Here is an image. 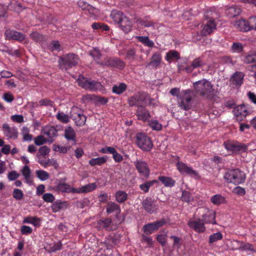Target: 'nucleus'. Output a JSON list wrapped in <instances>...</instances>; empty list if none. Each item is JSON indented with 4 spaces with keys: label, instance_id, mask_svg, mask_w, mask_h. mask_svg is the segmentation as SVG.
I'll use <instances>...</instances> for the list:
<instances>
[{
    "label": "nucleus",
    "instance_id": "nucleus-15",
    "mask_svg": "<svg viewBox=\"0 0 256 256\" xmlns=\"http://www.w3.org/2000/svg\"><path fill=\"white\" fill-rule=\"evenodd\" d=\"M136 115L138 120L144 122H146L150 117L148 110L142 106H138L136 111Z\"/></svg>",
    "mask_w": 256,
    "mask_h": 256
},
{
    "label": "nucleus",
    "instance_id": "nucleus-55",
    "mask_svg": "<svg viewBox=\"0 0 256 256\" xmlns=\"http://www.w3.org/2000/svg\"><path fill=\"white\" fill-rule=\"evenodd\" d=\"M13 197L17 200H20L23 198L22 192L19 189H14L13 191Z\"/></svg>",
    "mask_w": 256,
    "mask_h": 256
},
{
    "label": "nucleus",
    "instance_id": "nucleus-49",
    "mask_svg": "<svg viewBox=\"0 0 256 256\" xmlns=\"http://www.w3.org/2000/svg\"><path fill=\"white\" fill-rule=\"evenodd\" d=\"M176 58V60L180 58L178 52L176 50H170L167 53L166 56V60L170 61V60Z\"/></svg>",
    "mask_w": 256,
    "mask_h": 256
},
{
    "label": "nucleus",
    "instance_id": "nucleus-30",
    "mask_svg": "<svg viewBox=\"0 0 256 256\" xmlns=\"http://www.w3.org/2000/svg\"><path fill=\"white\" fill-rule=\"evenodd\" d=\"M67 207V202L65 201L58 200L52 204V209L54 212H58L60 210Z\"/></svg>",
    "mask_w": 256,
    "mask_h": 256
},
{
    "label": "nucleus",
    "instance_id": "nucleus-19",
    "mask_svg": "<svg viewBox=\"0 0 256 256\" xmlns=\"http://www.w3.org/2000/svg\"><path fill=\"white\" fill-rule=\"evenodd\" d=\"M6 34L7 38L18 41H22L25 38V36L22 32L14 30H6Z\"/></svg>",
    "mask_w": 256,
    "mask_h": 256
},
{
    "label": "nucleus",
    "instance_id": "nucleus-42",
    "mask_svg": "<svg viewBox=\"0 0 256 256\" xmlns=\"http://www.w3.org/2000/svg\"><path fill=\"white\" fill-rule=\"evenodd\" d=\"M23 222L32 224L36 226L40 225V219L36 217H26L24 220Z\"/></svg>",
    "mask_w": 256,
    "mask_h": 256
},
{
    "label": "nucleus",
    "instance_id": "nucleus-17",
    "mask_svg": "<svg viewBox=\"0 0 256 256\" xmlns=\"http://www.w3.org/2000/svg\"><path fill=\"white\" fill-rule=\"evenodd\" d=\"M70 116L73 118L78 126H82L85 124L86 117L82 114L76 112L74 110L70 113Z\"/></svg>",
    "mask_w": 256,
    "mask_h": 256
},
{
    "label": "nucleus",
    "instance_id": "nucleus-60",
    "mask_svg": "<svg viewBox=\"0 0 256 256\" xmlns=\"http://www.w3.org/2000/svg\"><path fill=\"white\" fill-rule=\"evenodd\" d=\"M43 200L47 202H52L54 200V196L50 193L44 194L42 196Z\"/></svg>",
    "mask_w": 256,
    "mask_h": 256
},
{
    "label": "nucleus",
    "instance_id": "nucleus-8",
    "mask_svg": "<svg viewBox=\"0 0 256 256\" xmlns=\"http://www.w3.org/2000/svg\"><path fill=\"white\" fill-rule=\"evenodd\" d=\"M202 214V221L206 224H216V212L208 208H202L200 209Z\"/></svg>",
    "mask_w": 256,
    "mask_h": 256
},
{
    "label": "nucleus",
    "instance_id": "nucleus-18",
    "mask_svg": "<svg viewBox=\"0 0 256 256\" xmlns=\"http://www.w3.org/2000/svg\"><path fill=\"white\" fill-rule=\"evenodd\" d=\"M119 27L126 33L132 30V24L130 20L126 16L124 17L118 23Z\"/></svg>",
    "mask_w": 256,
    "mask_h": 256
},
{
    "label": "nucleus",
    "instance_id": "nucleus-2",
    "mask_svg": "<svg viewBox=\"0 0 256 256\" xmlns=\"http://www.w3.org/2000/svg\"><path fill=\"white\" fill-rule=\"evenodd\" d=\"M194 93L192 90H183L178 98V105L182 110L188 111L192 108Z\"/></svg>",
    "mask_w": 256,
    "mask_h": 256
},
{
    "label": "nucleus",
    "instance_id": "nucleus-44",
    "mask_svg": "<svg viewBox=\"0 0 256 256\" xmlns=\"http://www.w3.org/2000/svg\"><path fill=\"white\" fill-rule=\"evenodd\" d=\"M76 81L80 86L86 90L88 80L82 75H80Z\"/></svg>",
    "mask_w": 256,
    "mask_h": 256
},
{
    "label": "nucleus",
    "instance_id": "nucleus-54",
    "mask_svg": "<svg viewBox=\"0 0 256 256\" xmlns=\"http://www.w3.org/2000/svg\"><path fill=\"white\" fill-rule=\"evenodd\" d=\"M228 10V13L231 14L232 17H234L238 15L241 12V10L240 8H237L235 6L230 8Z\"/></svg>",
    "mask_w": 256,
    "mask_h": 256
},
{
    "label": "nucleus",
    "instance_id": "nucleus-28",
    "mask_svg": "<svg viewBox=\"0 0 256 256\" xmlns=\"http://www.w3.org/2000/svg\"><path fill=\"white\" fill-rule=\"evenodd\" d=\"M112 223L110 218H102L98 220L97 227L100 230L107 228Z\"/></svg>",
    "mask_w": 256,
    "mask_h": 256
},
{
    "label": "nucleus",
    "instance_id": "nucleus-20",
    "mask_svg": "<svg viewBox=\"0 0 256 256\" xmlns=\"http://www.w3.org/2000/svg\"><path fill=\"white\" fill-rule=\"evenodd\" d=\"M2 128L4 130L5 134L8 138H16L18 137V132L14 128H10L6 124H4Z\"/></svg>",
    "mask_w": 256,
    "mask_h": 256
},
{
    "label": "nucleus",
    "instance_id": "nucleus-16",
    "mask_svg": "<svg viewBox=\"0 0 256 256\" xmlns=\"http://www.w3.org/2000/svg\"><path fill=\"white\" fill-rule=\"evenodd\" d=\"M244 74L242 72H236L230 78V84L236 87H240L243 82Z\"/></svg>",
    "mask_w": 256,
    "mask_h": 256
},
{
    "label": "nucleus",
    "instance_id": "nucleus-13",
    "mask_svg": "<svg viewBox=\"0 0 256 256\" xmlns=\"http://www.w3.org/2000/svg\"><path fill=\"white\" fill-rule=\"evenodd\" d=\"M233 112L236 118V120L239 122L242 120L248 114V112L244 104L235 107Z\"/></svg>",
    "mask_w": 256,
    "mask_h": 256
},
{
    "label": "nucleus",
    "instance_id": "nucleus-53",
    "mask_svg": "<svg viewBox=\"0 0 256 256\" xmlns=\"http://www.w3.org/2000/svg\"><path fill=\"white\" fill-rule=\"evenodd\" d=\"M34 143L37 146H40L46 143L48 140L42 135L38 136L34 140Z\"/></svg>",
    "mask_w": 256,
    "mask_h": 256
},
{
    "label": "nucleus",
    "instance_id": "nucleus-56",
    "mask_svg": "<svg viewBox=\"0 0 256 256\" xmlns=\"http://www.w3.org/2000/svg\"><path fill=\"white\" fill-rule=\"evenodd\" d=\"M248 26H249L250 30H256V16L250 17L248 20Z\"/></svg>",
    "mask_w": 256,
    "mask_h": 256
},
{
    "label": "nucleus",
    "instance_id": "nucleus-3",
    "mask_svg": "<svg viewBox=\"0 0 256 256\" xmlns=\"http://www.w3.org/2000/svg\"><path fill=\"white\" fill-rule=\"evenodd\" d=\"M224 178L228 183L238 184L244 181L245 174L238 168L228 170L225 174Z\"/></svg>",
    "mask_w": 256,
    "mask_h": 256
},
{
    "label": "nucleus",
    "instance_id": "nucleus-5",
    "mask_svg": "<svg viewBox=\"0 0 256 256\" xmlns=\"http://www.w3.org/2000/svg\"><path fill=\"white\" fill-rule=\"evenodd\" d=\"M136 143L142 150L149 151L152 148V144L149 137L144 134L138 133L136 136Z\"/></svg>",
    "mask_w": 256,
    "mask_h": 256
},
{
    "label": "nucleus",
    "instance_id": "nucleus-11",
    "mask_svg": "<svg viewBox=\"0 0 256 256\" xmlns=\"http://www.w3.org/2000/svg\"><path fill=\"white\" fill-rule=\"evenodd\" d=\"M178 169L182 174H186L190 176H194L196 178H200L198 173L193 170L192 168L188 166L182 162H178L176 164Z\"/></svg>",
    "mask_w": 256,
    "mask_h": 256
},
{
    "label": "nucleus",
    "instance_id": "nucleus-46",
    "mask_svg": "<svg viewBox=\"0 0 256 256\" xmlns=\"http://www.w3.org/2000/svg\"><path fill=\"white\" fill-rule=\"evenodd\" d=\"M181 199L182 201L189 203L193 200V198L189 192L184 190L182 192Z\"/></svg>",
    "mask_w": 256,
    "mask_h": 256
},
{
    "label": "nucleus",
    "instance_id": "nucleus-21",
    "mask_svg": "<svg viewBox=\"0 0 256 256\" xmlns=\"http://www.w3.org/2000/svg\"><path fill=\"white\" fill-rule=\"evenodd\" d=\"M106 212L108 214L116 212V216L117 217L120 213V209L119 205L117 204L114 202H109L106 206Z\"/></svg>",
    "mask_w": 256,
    "mask_h": 256
},
{
    "label": "nucleus",
    "instance_id": "nucleus-6",
    "mask_svg": "<svg viewBox=\"0 0 256 256\" xmlns=\"http://www.w3.org/2000/svg\"><path fill=\"white\" fill-rule=\"evenodd\" d=\"M168 220L166 218H162L160 220L146 224L143 226V230L146 234H150L158 230L159 228L166 224Z\"/></svg>",
    "mask_w": 256,
    "mask_h": 256
},
{
    "label": "nucleus",
    "instance_id": "nucleus-1",
    "mask_svg": "<svg viewBox=\"0 0 256 256\" xmlns=\"http://www.w3.org/2000/svg\"><path fill=\"white\" fill-rule=\"evenodd\" d=\"M193 86L195 91L205 98L212 99L214 96L212 85L206 79L194 82Z\"/></svg>",
    "mask_w": 256,
    "mask_h": 256
},
{
    "label": "nucleus",
    "instance_id": "nucleus-43",
    "mask_svg": "<svg viewBox=\"0 0 256 256\" xmlns=\"http://www.w3.org/2000/svg\"><path fill=\"white\" fill-rule=\"evenodd\" d=\"M90 54L94 58L96 62L97 61H100V60L102 56V54L100 50L97 48H94V49L90 51Z\"/></svg>",
    "mask_w": 256,
    "mask_h": 256
},
{
    "label": "nucleus",
    "instance_id": "nucleus-62",
    "mask_svg": "<svg viewBox=\"0 0 256 256\" xmlns=\"http://www.w3.org/2000/svg\"><path fill=\"white\" fill-rule=\"evenodd\" d=\"M20 231L22 234L27 235L30 234L32 232V230L28 226H22L21 227Z\"/></svg>",
    "mask_w": 256,
    "mask_h": 256
},
{
    "label": "nucleus",
    "instance_id": "nucleus-35",
    "mask_svg": "<svg viewBox=\"0 0 256 256\" xmlns=\"http://www.w3.org/2000/svg\"><path fill=\"white\" fill-rule=\"evenodd\" d=\"M211 202L216 204L220 205L226 202V199L224 197L222 196L220 194H216L211 198Z\"/></svg>",
    "mask_w": 256,
    "mask_h": 256
},
{
    "label": "nucleus",
    "instance_id": "nucleus-47",
    "mask_svg": "<svg viewBox=\"0 0 256 256\" xmlns=\"http://www.w3.org/2000/svg\"><path fill=\"white\" fill-rule=\"evenodd\" d=\"M36 174L41 180H45L49 178V174L46 172L42 170H36Z\"/></svg>",
    "mask_w": 256,
    "mask_h": 256
},
{
    "label": "nucleus",
    "instance_id": "nucleus-10",
    "mask_svg": "<svg viewBox=\"0 0 256 256\" xmlns=\"http://www.w3.org/2000/svg\"><path fill=\"white\" fill-rule=\"evenodd\" d=\"M146 100H150L148 94H138L131 96L128 100V104L130 106H142L144 102H146Z\"/></svg>",
    "mask_w": 256,
    "mask_h": 256
},
{
    "label": "nucleus",
    "instance_id": "nucleus-48",
    "mask_svg": "<svg viewBox=\"0 0 256 256\" xmlns=\"http://www.w3.org/2000/svg\"><path fill=\"white\" fill-rule=\"evenodd\" d=\"M222 235L220 232H218L210 236L209 238V242L212 244L218 241V240H222Z\"/></svg>",
    "mask_w": 256,
    "mask_h": 256
},
{
    "label": "nucleus",
    "instance_id": "nucleus-41",
    "mask_svg": "<svg viewBox=\"0 0 256 256\" xmlns=\"http://www.w3.org/2000/svg\"><path fill=\"white\" fill-rule=\"evenodd\" d=\"M137 38L138 41L150 48H152L154 46V43L150 40L148 36H138Z\"/></svg>",
    "mask_w": 256,
    "mask_h": 256
},
{
    "label": "nucleus",
    "instance_id": "nucleus-29",
    "mask_svg": "<svg viewBox=\"0 0 256 256\" xmlns=\"http://www.w3.org/2000/svg\"><path fill=\"white\" fill-rule=\"evenodd\" d=\"M78 4L83 10H88L90 14H94L96 8L83 0H79Z\"/></svg>",
    "mask_w": 256,
    "mask_h": 256
},
{
    "label": "nucleus",
    "instance_id": "nucleus-64",
    "mask_svg": "<svg viewBox=\"0 0 256 256\" xmlns=\"http://www.w3.org/2000/svg\"><path fill=\"white\" fill-rule=\"evenodd\" d=\"M52 149L54 151H58L62 153H66L67 148L64 146H61L59 145L54 144Z\"/></svg>",
    "mask_w": 256,
    "mask_h": 256
},
{
    "label": "nucleus",
    "instance_id": "nucleus-25",
    "mask_svg": "<svg viewBox=\"0 0 256 256\" xmlns=\"http://www.w3.org/2000/svg\"><path fill=\"white\" fill-rule=\"evenodd\" d=\"M162 58L160 54L158 52L154 53L152 58L150 62L148 64V66H152L156 68L161 62Z\"/></svg>",
    "mask_w": 256,
    "mask_h": 256
},
{
    "label": "nucleus",
    "instance_id": "nucleus-14",
    "mask_svg": "<svg viewBox=\"0 0 256 256\" xmlns=\"http://www.w3.org/2000/svg\"><path fill=\"white\" fill-rule=\"evenodd\" d=\"M188 225L198 233L204 232L206 230L204 223L200 218H198V220L189 221Z\"/></svg>",
    "mask_w": 256,
    "mask_h": 256
},
{
    "label": "nucleus",
    "instance_id": "nucleus-27",
    "mask_svg": "<svg viewBox=\"0 0 256 256\" xmlns=\"http://www.w3.org/2000/svg\"><path fill=\"white\" fill-rule=\"evenodd\" d=\"M234 26L240 31L248 32L250 30V26H248V20H241L236 22Z\"/></svg>",
    "mask_w": 256,
    "mask_h": 256
},
{
    "label": "nucleus",
    "instance_id": "nucleus-26",
    "mask_svg": "<svg viewBox=\"0 0 256 256\" xmlns=\"http://www.w3.org/2000/svg\"><path fill=\"white\" fill-rule=\"evenodd\" d=\"M125 15L120 11L116 10H112L111 12L110 17L114 23H118L124 17Z\"/></svg>",
    "mask_w": 256,
    "mask_h": 256
},
{
    "label": "nucleus",
    "instance_id": "nucleus-9",
    "mask_svg": "<svg viewBox=\"0 0 256 256\" xmlns=\"http://www.w3.org/2000/svg\"><path fill=\"white\" fill-rule=\"evenodd\" d=\"M224 145L227 150L236 152H244L247 150V146L246 144L238 142H224Z\"/></svg>",
    "mask_w": 256,
    "mask_h": 256
},
{
    "label": "nucleus",
    "instance_id": "nucleus-57",
    "mask_svg": "<svg viewBox=\"0 0 256 256\" xmlns=\"http://www.w3.org/2000/svg\"><path fill=\"white\" fill-rule=\"evenodd\" d=\"M233 52H240L243 50V46L241 43L234 42L232 47Z\"/></svg>",
    "mask_w": 256,
    "mask_h": 256
},
{
    "label": "nucleus",
    "instance_id": "nucleus-40",
    "mask_svg": "<svg viewBox=\"0 0 256 256\" xmlns=\"http://www.w3.org/2000/svg\"><path fill=\"white\" fill-rule=\"evenodd\" d=\"M113 58L106 56L102 61H97L96 64L101 66L112 67Z\"/></svg>",
    "mask_w": 256,
    "mask_h": 256
},
{
    "label": "nucleus",
    "instance_id": "nucleus-36",
    "mask_svg": "<svg viewBox=\"0 0 256 256\" xmlns=\"http://www.w3.org/2000/svg\"><path fill=\"white\" fill-rule=\"evenodd\" d=\"M106 162V157H98L95 158H92L89 161V164L92 166L96 165L100 166Z\"/></svg>",
    "mask_w": 256,
    "mask_h": 256
},
{
    "label": "nucleus",
    "instance_id": "nucleus-22",
    "mask_svg": "<svg viewBox=\"0 0 256 256\" xmlns=\"http://www.w3.org/2000/svg\"><path fill=\"white\" fill-rule=\"evenodd\" d=\"M216 28V23L214 20H209L206 24L202 30V34L206 36L211 34Z\"/></svg>",
    "mask_w": 256,
    "mask_h": 256
},
{
    "label": "nucleus",
    "instance_id": "nucleus-58",
    "mask_svg": "<svg viewBox=\"0 0 256 256\" xmlns=\"http://www.w3.org/2000/svg\"><path fill=\"white\" fill-rule=\"evenodd\" d=\"M22 175L26 180H28L30 176V170L28 166H25L22 171Z\"/></svg>",
    "mask_w": 256,
    "mask_h": 256
},
{
    "label": "nucleus",
    "instance_id": "nucleus-31",
    "mask_svg": "<svg viewBox=\"0 0 256 256\" xmlns=\"http://www.w3.org/2000/svg\"><path fill=\"white\" fill-rule=\"evenodd\" d=\"M158 180L164 184L165 186L172 187L175 184V181L170 177L160 176L158 177Z\"/></svg>",
    "mask_w": 256,
    "mask_h": 256
},
{
    "label": "nucleus",
    "instance_id": "nucleus-63",
    "mask_svg": "<svg viewBox=\"0 0 256 256\" xmlns=\"http://www.w3.org/2000/svg\"><path fill=\"white\" fill-rule=\"evenodd\" d=\"M50 151V149L46 146H42L38 150V153L41 156L48 155Z\"/></svg>",
    "mask_w": 256,
    "mask_h": 256
},
{
    "label": "nucleus",
    "instance_id": "nucleus-32",
    "mask_svg": "<svg viewBox=\"0 0 256 256\" xmlns=\"http://www.w3.org/2000/svg\"><path fill=\"white\" fill-rule=\"evenodd\" d=\"M127 88V86L124 83H120L118 86L114 85L112 88V92L118 94H120L124 92Z\"/></svg>",
    "mask_w": 256,
    "mask_h": 256
},
{
    "label": "nucleus",
    "instance_id": "nucleus-39",
    "mask_svg": "<svg viewBox=\"0 0 256 256\" xmlns=\"http://www.w3.org/2000/svg\"><path fill=\"white\" fill-rule=\"evenodd\" d=\"M127 194L122 190H118L116 193V200L120 203L125 202L127 199Z\"/></svg>",
    "mask_w": 256,
    "mask_h": 256
},
{
    "label": "nucleus",
    "instance_id": "nucleus-24",
    "mask_svg": "<svg viewBox=\"0 0 256 256\" xmlns=\"http://www.w3.org/2000/svg\"><path fill=\"white\" fill-rule=\"evenodd\" d=\"M97 186L95 183L88 184L80 188L78 190L76 188H72L73 192H91L96 188Z\"/></svg>",
    "mask_w": 256,
    "mask_h": 256
},
{
    "label": "nucleus",
    "instance_id": "nucleus-61",
    "mask_svg": "<svg viewBox=\"0 0 256 256\" xmlns=\"http://www.w3.org/2000/svg\"><path fill=\"white\" fill-rule=\"evenodd\" d=\"M30 37L36 42H41L44 38L42 35L36 32L32 33Z\"/></svg>",
    "mask_w": 256,
    "mask_h": 256
},
{
    "label": "nucleus",
    "instance_id": "nucleus-33",
    "mask_svg": "<svg viewBox=\"0 0 256 256\" xmlns=\"http://www.w3.org/2000/svg\"><path fill=\"white\" fill-rule=\"evenodd\" d=\"M126 66L125 62L121 59L116 57H113L112 67L122 70Z\"/></svg>",
    "mask_w": 256,
    "mask_h": 256
},
{
    "label": "nucleus",
    "instance_id": "nucleus-37",
    "mask_svg": "<svg viewBox=\"0 0 256 256\" xmlns=\"http://www.w3.org/2000/svg\"><path fill=\"white\" fill-rule=\"evenodd\" d=\"M57 191L61 192H72V189H70L69 184L66 183H60L56 186Z\"/></svg>",
    "mask_w": 256,
    "mask_h": 256
},
{
    "label": "nucleus",
    "instance_id": "nucleus-52",
    "mask_svg": "<svg viewBox=\"0 0 256 256\" xmlns=\"http://www.w3.org/2000/svg\"><path fill=\"white\" fill-rule=\"evenodd\" d=\"M56 118L60 121L64 123H67L70 120L68 116L63 112H58L56 114Z\"/></svg>",
    "mask_w": 256,
    "mask_h": 256
},
{
    "label": "nucleus",
    "instance_id": "nucleus-7",
    "mask_svg": "<svg viewBox=\"0 0 256 256\" xmlns=\"http://www.w3.org/2000/svg\"><path fill=\"white\" fill-rule=\"evenodd\" d=\"M142 208L149 214L156 212L158 209V204L156 200L150 197H146L142 202Z\"/></svg>",
    "mask_w": 256,
    "mask_h": 256
},
{
    "label": "nucleus",
    "instance_id": "nucleus-38",
    "mask_svg": "<svg viewBox=\"0 0 256 256\" xmlns=\"http://www.w3.org/2000/svg\"><path fill=\"white\" fill-rule=\"evenodd\" d=\"M156 183H158V181L156 180L148 181L144 184H140V188L144 192L146 193L148 192L150 188Z\"/></svg>",
    "mask_w": 256,
    "mask_h": 256
},
{
    "label": "nucleus",
    "instance_id": "nucleus-45",
    "mask_svg": "<svg viewBox=\"0 0 256 256\" xmlns=\"http://www.w3.org/2000/svg\"><path fill=\"white\" fill-rule=\"evenodd\" d=\"M101 84L100 82L94 80L88 81V84L87 86L86 90H95L100 88Z\"/></svg>",
    "mask_w": 256,
    "mask_h": 256
},
{
    "label": "nucleus",
    "instance_id": "nucleus-34",
    "mask_svg": "<svg viewBox=\"0 0 256 256\" xmlns=\"http://www.w3.org/2000/svg\"><path fill=\"white\" fill-rule=\"evenodd\" d=\"M64 136L68 140H75L76 134L71 126H68L65 130Z\"/></svg>",
    "mask_w": 256,
    "mask_h": 256
},
{
    "label": "nucleus",
    "instance_id": "nucleus-59",
    "mask_svg": "<svg viewBox=\"0 0 256 256\" xmlns=\"http://www.w3.org/2000/svg\"><path fill=\"white\" fill-rule=\"evenodd\" d=\"M150 126L154 130H158L162 128V125L156 120H152L149 122Z\"/></svg>",
    "mask_w": 256,
    "mask_h": 256
},
{
    "label": "nucleus",
    "instance_id": "nucleus-50",
    "mask_svg": "<svg viewBox=\"0 0 256 256\" xmlns=\"http://www.w3.org/2000/svg\"><path fill=\"white\" fill-rule=\"evenodd\" d=\"M244 61L246 64L256 62V54L252 53L246 56Z\"/></svg>",
    "mask_w": 256,
    "mask_h": 256
},
{
    "label": "nucleus",
    "instance_id": "nucleus-12",
    "mask_svg": "<svg viewBox=\"0 0 256 256\" xmlns=\"http://www.w3.org/2000/svg\"><path fill=\"white\" fill-rule=\"evenodd\" d=\"M134 164L140 176L148 178L150 176V170L147 163L144 161L140 160L134 162Z\"/></svg>",
    "mask_w": 256,
    "mask_h": 256
},
{
    "label": "nucleus",
    "instance_id": "nucleus-51",
    "mask_svg": "<svg viewBox=\"0 0 256 256\" xmlns=\"http://www.w3.org/2000/svg\"><path fill=\"white\" fill-rule=\"evenodd\" d=\"M192 68H196L202 66L204 65V62L200 58H195L192 62Z\"/></svg>",
    "mask_w": 256,
    "mask_h": 256
},
{
    "label": "nucleus",
    "instance_id": "nucleus-4",
    "mask_svg": "<svg viewBox=\"0 0 256 256\" xmlns=\"http://www.w3.org/2000/svg\"><path fill=\"white\" fill-rule=\"evenodd\" d=\"M79 58L74 54H68L59 58L58 65L61 69L67 70L78 64Z\"/></svg>",
    "mask_w": 256,
    "mask_h": 256
},
{
    "label": "nucleus",
    "instance_id": "nucleus-23",
    "mask_svg": "<svg viewBox=\"0 0 256 256\" xmlns=\"http://www.w3.org/2000/svg\"><path fill=\"white\" fill-rule=\"evenodd\" d=\"M44 134L46 135L50 138H52L58 136V130L52 126H46L42 130Z\"/></svg>",
    "mask_w": 256,
    "mask_h": 256
}]
</instances>
